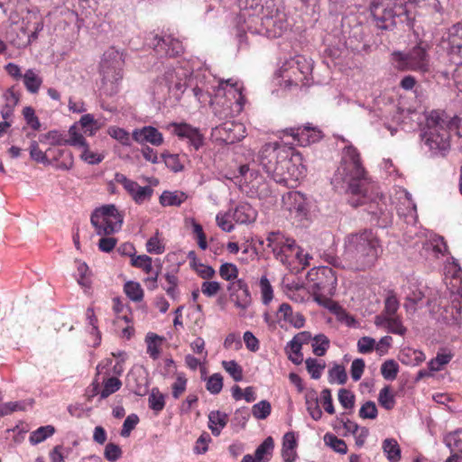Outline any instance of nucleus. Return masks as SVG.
<instances>
[{
    "label": "nucleus",
    "instance_id": "1",
    "mask_svg": "<svg viewBox=\"0 0 462 462\" xmlns=\"http://www.w3.org/2000/svg\"><path fill=\"white\" fill-rule=\"evenodd\" d=\"M302 161L301 153L278 142L264 144L258 154V162L264 171L275 182L288 187H293L304 177L306 168Z\"/></svg>",
    "mask_w": 462,
    "mask_h": 462
},
{
    "label": "nucleus",
    "instance_id": "2",
    "mask_svg": "<svg viewBox=\"0 0 462 462\" xmlns=\"http://www.w3.org/2000/svg\"><path fill=\"white\" fill-rule=\"evenodd\" d=\"M331 184L337 191L366 196L370 180L360 153L353 145H346L342 150L340 162L331 179Z\"/></svg>",
    "mask_w": 462,
    "mask_h": 462
},
{
    "label": "nucleus",
    "instance_id": "3",
    "mask_svg": "<svg viewBox=\"0 0 462 462\" xmlns=\"http://www.w3.org/2000/svg\"><path fill=\"white\" fill-rule=\"evenodd\" d=\"M381 251L380 240L375 233L365 229L345 237L343 259L348 267L364 271L375 263Z\"/></svg>",
    "mask_w": 462,
    "mask_h": 462
},
{
    "label": "nucleus",
    "instance_id": "4",
    "mask_svg": "<svg viewBox=\"0 0 462 462\" xmlns=\"http://www.w3.org/2000/svg\"><path fill=\"white\" fill-rule=\"evenodd\" d=\"M457 116H449L444 111L433 110L426 117L421 140L434 154L445 156L450 150L449 131L457 127Z\"/></svg>",
    "mask_w": 462,
    "mask_h": 462
},
{
    "label": "nucleus",
    "instance_id": "5",
    "mask_svg": "<svg viewBox=\"0 0 462 462\" xmlns=\"http://www.w3.org/2000/svg\"><path fill=\"white\" fill-rule=\"evenodd\" d=\"M370 9L379 29L390 30L398 23L411 26L407 5L401 0H373Z\"/></svg>",
    "mask_w": 462,
    "mask_h": 462
},
{
    "label": "nucleus",
    "instance_id": "6",
    "mask_svg": "<svg viewBox=\"0 0 462 462\" xmlns=\"http://www.w3.org/2000/svg\"><path fill=\"white\" fill-rule=\"evenodd\" d=\"M124 63L123 54L115 48H109L104 52L99 72L102 76V88L106 95L117 93L119 81L123 79Z\"/></svg>",
    "mask_w": 462,
    "mask_h": 462
},
{
    "label": "nucleus",
    "instance_id": "7",
    "mask_svg": "<svg viewBox=\"0 0 462 462\" xmlns=\"http://www.w3.org/2000/svg\"><path fill=\"white\" fill-rule=\"evenodd\" d=\"M230 79L226 81V87L229 86V89L226 90L224 87L217 90L216 97L210 99L214 114L218 117L219 120H227L234 116L235 111L233 108L234 104L236 105L239 112L241 109V104L239 99L241 98V91L237 87V84H231Z\"/></svg>",
    "mask_w": 462,
    "mask_h": 462
},
{
    "label": "nucleus",
    "instance_id": "8",
    "mask_svg": "<svg viewBox=\"0 0 462 462\" xmlns=\"http://www.w3.org/2000/svg\"><path fill=\"white\" fill-rule=\"evenodd\" d=\"M393 60L401 70H413L420 73L430 71V56L426 44L422 42L418 43L408 52H393Z\"/></svg>",
    "mask_w": 462,
    "mask_h": 462
},
{
    "label": "nucleus",
    "instance_id": "9",
    "mask_svg": "<svg viewBox=\"0 0 462 462\" xmlns=\"http://www.w3.org/2000/svg\"><path fill=\"white\" fill-rule=\"evenodd\" d=\"M90 221L98 236H109L121 229L123 216L115 205L110 204L97 208L92 213Z\"/></svg>",
    "mask_w": 462,
    "mask_h": 462
},
{
    "label": "nucleus",
    "instance_id": "10",
    "mask_svg": "<svg viewBox=\"0 0 462 462\" xmlns=\"http://www.w3.org/2000/svg\"><path fill=\"white\" fill-rule=\"evenodd\" d=\"M261 24L264 32L270 37H280L287 30L285 14L274 5H266L261 17Z\"/></svg>",
    "mask_w": 462,
    "mask_h": 462
},
{
    "label": "nucleus",
    "instance_id": "11",
    "mask_svg": "<svg viewBox=\"0 0 462 462\" xmlns=\"http://www.w3.org/2000/svg\"><path fill=\"white\" fill-rule=\"evenodd\" d=\"M267 246L271 248L275 257L284 263L290 254L297 250L296 256L300 258V248L296 245L293 239L285 237L280 232H271L266 238Z\"/></svg>",
    "mask_w": 462,
    "mask_h": 462
},
{
    "label": "nucleus",
    "instance_id": "12",
    "mask_svg": "<svg viewBox=\"0 0 462 462\" xmlns=\"http://www.w3.org/2000/svg\"><path fill=\"white\" fill-rule=\"evenodd\" d=\"M213 134L226 143H234L242 140L244 125L241 123L226 121L213 129Z\"/></svg>",
    "mask_w": 462,
    "mask_h": 462
},
{
    "label": "nucleus",
    "instance_id": "13",
    "mask_svg": "<svg viewBox=\"0 0 462 462\" xmlns=\"http://www.w3.org/2000/svg\"><path fill=\"white\" fill-rule=\"evenodd\" d=\"M152 45L155 52L160 56L176 57L183 52L182 43L171 35L164 37L154 35Z\"/></svg>",
    "mask_w": 462,
    "mask_h": 462
},
{
    "label": "nucleus",
    "instance_id": "14",
    "mask_svg": "<svg viewBox=\"0 0 462 462\" xmlns=\"http://www.w3.org/2000/svg\"><path fill=\"white\" fill-rule=\"evenodd\" d=\"M227 290L230 291V299L236 308L245 311L251 305V294L244 280L239 279L232 282L228 285Z\"/></svg>",
    "mask_w": 462,
    "mask_h": 462
},
{
    "label": "nucleus",
    "instance_id": "15",
    "mask_svg": "<svg viewBox=\"0 0 462 462\" xmlns=\"http://www.w3.org/2000/svg\"><path fill=\"white\" fill-rule=\"evenodd\" d=\"M291 69L292 75L285 80L286 86L305 85L312 68L311 64L304 57H298L292 60Z\"/></svg>",
    "mask_w": 462,
    "mask_h": 462
},
{
    "label": "nucleus",
    "instance_id": "16",
    "mask_svg": "<svg viewBox=\"0 0 462 462\" xmlns=\"http://www.w3.org/2000/svg\"><path fill=\"white\" fill-rule=\"evenodd\" d=\"M317 282L315 288L321 292L331 293L337 285V276L332 268L328 266L319 267L315 273Z\"/></svg>",
    "mask_w": 462,
    "mask_h": 462
},
{
    "label": "nucleus",
    "instance_id": "17",
    "mask_svg": "<svg viewBox=\"0 0 462 462\" xmlns=\"http://www.w3.org/2000/svg\"><path fill=\"white\" fill-rule=\"evenodd\" d=\"M132 137L140 144L149 143L152 145L160 146L163 143L162 134L155 127L150 125L134 129Z\"/></svg>",
    "mask_w": 462,
    "mask_h": 462
},
{
    "label": "nucleus",
    "instance_id": "18",
    "mask_svg": "<svg viewBox=\"0 0 462 462\" xmlns=\"http://www.w3.org/2000/svg\"><path fill=\"white\" fill-rule=\"evenodd\" d=\"M444 443L451 453L445 462H462V429L448 433Z\"/></svg>",
    "mask_w": 462,
    "mask_h": 462
},
{
    "label": "nucleus",
    "instance_id": "19",
    "mask_svg": "<svg viewBox=\"0 0 462 462\" xmlns=\"http://www.w3.org/2000/svg\"><path fill=\"white\" fill-rule=\"evenodd\" d=\"M287 209L299 217H305L308 212V203L304 195L299 191H290L282 198Z\"/></svg>",
    "mask_w": 462,
    "mask_h": 462
},
{
    "label": "nucleus",
    "instance_id": "20",
    "mask_svg": "<svg viewBox=\"0 0 462 462\" xmlns=\"http://www.w3.org/2000/svg\"><path fill=\"white\" fill-rule=\"evenodd\" d=\"M447 42L448 52L462 59V23H457L448 29Z\"/></svg>",
    "mask_w": 462,
    "mask_h": 462
},
{
    "label": "nucleus",
    "instance_id": "21",
    "mask_svg": "<svg viewBox=\"0 0 462 462\" xmlns=\"http://www.w3.org/2000/svg\"><path fill=\"white\" fill-rule=\"evenodd\" d=\"M277 316L280 319L290 323L296 328H300L305 324V318L300 312H293L292 308L288 303H282L280 305Z\"/></svg>",
    "mask_w": 462,
    "mask_h": 462
},
{
    "label": "nucleus",
    "instance_id": "22",
    "mask_svg": "<svg viewBox=\"0 0 462 462\" xmlns=\"http://www.w3.org/2000/svg\"><path fill=\"white\" fill-rule=\"evenodd\" d=\"M255 217V210L247 203L239 204L233 213L234 220L240 224L254 222Z\"/></svg>",
    "mask_w": 462,
    "mask_h": 462
},
{
    "label": "nucleus",
    "instance_id": "23",
    "mask_svg": "<svg viewBox=\"0 0 462 462\" xmlns=\"http://www.w3.org/2000/svg\"><path fill=\"white\" fill-rule=\"evenodd\" d=\"M424 248L432 251L434 256L439 258L448 254V246L443 236L434 235L425 243Z\"/></svg>",
    "mask_w": 462,
    "mask_h": 462
},
{
    "label": "nucleus",
    "instance_id": "24",
    "mask_svg": "<svg viewBox=\"0 0 462 462\" xmlns=\"http://www.w3.org/2000/svg\"><path fill=\"white\" fill-rule=\"evenodd\" d=\"M228 421V416L226 413L219 411H213L208 414V427L212 431V434L218 436L223 428L226 427Z\"/></svg>",
    "mask_w": 462,
    "mask_h": 462
},
{
    "label": "nucleus",
    "instance_id": "25",
    "mask_svg": "<svg viewBox=\"0 0 462 462\" xmlns=\"http://www.w3.org/2000/svg\"><path fill=\"white\" fill-rule=\"evenodd\" d=\"M126 190L137 204L149 200L153 192L151 187H142L136 181H134V185L131 188H127Z\"/></svg>",
    "mask_w": 462,
    "mask_h": 462
},
{
    "label": "nucleus",
    "instance_id": "26",
    "mask_svg": "<svg viewBox=\"0 0 462 462\" xmlns=\"http://www.w3.org/2000/svg\"><path fill=\"white\" fill-rule=\"evenodd\" d=\"M306 407L309 411L310 417L319 420L322 416V411L319 405V397L317 392L314 390H310L305 394Z\"/></svg>",
    "mask_w": 462,
    "mask_h": 462
},
{
    "label": "nucleus",
    "instance_id": "27",
    "mask_svg": "<svg viewBox=\"0 0 462 462\" xmlns=\"http://www.w3.org/2000/svg\"><path fill=\"white\" fill-rule=\"evenodd\" d=\"M23 81L25 88L31 94L38 93L42 84V79L33 69H29L23 75Z\"/></svg>",
    "mask_w": 462,
    "mask_h": 462
},
{
    "label": "nucleus",
    "instance_id": "28",
    "mask_svg": "<svg viewBox=\"0 0 462 462\" xmlns=\"http://www.w3.org/2000/svg\"><path fill=\"white\" fill-rule=\"evenodd\" d=\"M453 357V354L451 352H448L446 350H441L438 352L435 358L431 359L428 367L431 372L440 371L446 365H448Z\"/></svg>",
    "mask_w": 462,
    "mask_h": 462
},
{
    "label": "nucleus",
    "instance_id": "29",
    "mask_svg": "<svg viewBox=\"0 0 462 462\" xmlns=\"http://www.w3.org/2000/svg\"><path fill=\"white\" fill-rule=\"evenodd\" d=\"M383 450L391 462H398L401 459V448L394 439H385L383 442Z\"/></svg>",
    "mask_w": 462,
    "mask_h": 462
},
{
    "label": "nucleus",
    "instance_id": "30",
    "mask_svg": "<svg viewBox=\"0 0 462 462\" xmlns=\"http://www.w3.org/2000/svg\"><path fill=\"white\" fill-rule=\"evenodd\" d=\"M187 196L183 192L179 191H163L160 197V203L163 207L167 206H180L185 201Z\"/></svg>",
    "mask_w": 462,
    "mask_h": 462
},
{
    "label": "nucleus",
    "instance_id": "31",
    "mask_svg": "<svg viewBox=\"0 0 462 462\" xmlns=\"http://www.w3.org/2000/svg\"><path fill=\"white\" fill-rule=\"evenodd\" d=\"M274 442L272 437L266 438L255 450V457L260 462H267L272 456Z\"/></svg>",
    "mask_w": 462,
    "mask_h": 462
},
{
    "label": "nucleus",
    "instance_id": "32",
    "mask_svg": "<svg viewBox=\"0 0 462 462\" xmlns=\"http://www.w3.org/2000/svg\"><path fill=\"white\" fill-rule=\"evenodd\" d=\"M168 129H171V133L180 138L190 139L191 135L194 134L198 128L191 126L186 123H171L168 126Z\"/></svg>",
    "mask_w": 462,
    "mask_h": 462
},
{
    "label": "nucleus",
    "instance_id": "33",
    "mask_svg": "<svg viewBox=\"0 0 462 462\" xmlns=\"http://www.w3.org/2000/svg\"><path fill=\"white\" fill-rule=\"evenodd\" d=\"M162 341V338L156 334H148L146 337L147 353L153 360L160 356Z\"/></svg>",
    "mask_w": 462,
    "mask_h": 462
},
{
    "label": "nucleus",
    "instance_id": "34",
    "mask_svg": "<svg viewBox=\"0 0 462 462\" xmlns=\"http://www.w3.org/2000/svg\"><path fill=\"white\" fill-rule=\"evenodd\" d=\"M149 407L159 412L163 410L165 406L164 395L159 391L158 388H152L148 398Z\"/></svg>",
    "mask_w": 462,
    "mask_h": 462
},
{
    "label": "nucleus",
    "instance_id": "35",
    "mask_svg": "<svg viewBox=\"0 0 462 462\" xmlns=\"http://www.w3.org/2000/svg\"><path fill=\"white\" fill-rule=\"evenodd\" d=\"M55 432V429L51 425L40 427L36 430L32 431L30 435V442L33 445L38 444L45 440L48 437H51Z\"/></svg>",
    "mask_w": 462,
    "mask_h": 462
},
{
    "label": "nucleus",
    "instance_id": "36",
    "mask_svg": "<svg viewBox=\"0 0 462 462\" xmlns=\"http://www.w3.org/2000/svg\"><path fill=\"white\" fill-rule=\"evenodd\" d=\"M146 251L150 254H161L165 251V245L160 237V232L157 230L146 242Z\"/></svg>",
    "mask_w": 462,
    "mask_h": 462
},
{
    "label": "nucleus",
    "instance_id": "37",
    "mask_svg": "<svg viewBox=\"0 0 462 462\" xmlns=\"http://www.w3.org/2000/svg\"><path fill=\"white\" fill-rule=\"evenodd\" d=\"M124 290L127 297L133 301L139 302L143 298V291L138 282H127Z\"/></svg>",
    "mask_w": 462,
    "mask_h": 462
},
{
    "label": "nucleus",
    "instance_id": "38",
    "mask_svg": "<svg viewBox=\"0 0 462 462\" xmlns=\"http://www.w3.org/2000/svg\"><path fill=\"white\" fill-rule=\"evenodd\" d=\"M378 402L380 405L385 410H392L395 405V399L391 392V387L386 385L381 389L378 395Z\"/></svg>",
    "mask_w": 462,
    "mask_h": 462
},
{
    "label": "nucleus",
    "instance_id": "39",
    "mask_svg": "<svg viewBox=\"0 0 462 462\" xmlns=\"http://www.w3.org/2000/svg\"><path fill=\"white\" fill-rule=\"evenodd\" d=\"M347 380V374L343 365H335L328 371V381L330 383H337L338 384L346 383Z\"/></svg>",
    "mask_w": 462,
    "mask_h": 462
},
{
    "label": "nucleus",
    "instance_id": "40",
    "mask_svg": "<svg viewBox=\"0 0 462 462\" xmlns=\"http://www.w3.org/2000/svg\"><path fill=\"white\" fill-rule=\"evenodd\" d=\"M328 346L329 340L325 335L319 334L313 337L312 348L317 356H323Z\"/></svg>",
    "mask_w": 462,
    "mask_h": 462
},
{
    "label": "nucleus",
    "instance_id": "41",
    "mask_svg": "<svg viewBox=\"0 0 462 462\" xmlns=\"http://www.w3.org/2000/svg\"><path fill=\"white\" fill-rule=\"evenodd\" d=\"M324 440L327 445H328L331 448H333L336 452L340 454H346L347 451V446L346 442L336 437L331 433H327L324 436Z\"/></svg>",
    "mask_w": 462,
    "mask_h": 462
},
{
    "label": "nucleus",
    "instance_id": "42",
    "mask_svg": "<svg viewBox=\"0 0 462 462\" xmlns=\"http://www.w3.org/2000/svg\"><path fill=\"white\" fill-rule=\"evenodd\" d=\"M399 372V365L394 360H387L381 366V374L386 380H394Z\"/></svg>",
    "mask_w": 462,
    "mask_h": 462
},
{
    "label": "nucleus",
    "instance_id": "43",
    "mask_svg": "<svg viewBox=\"0 0 462 462\" xmlns=\"http://www.w3.org/2000/svg\"><path fill=\"white\" fill-rule=\"evenodd\" d=\"M262 301L264 305H268L273 298V287L266 276H262L259 282Z\"/></svg>",
    "mask_w": 462,
    "mask_h": 462
},
{
    "label": "nucleus",
    "instance_id": "44",
    "mask_svg": "<svg viewBox=\"0 0 462 462\" xmlns=\"http://www.w3.org/2000/svg\"><path fill=\"white\" fill-rule=\"evenodd\" d=\"M304 126H309V129L306 131L305 135L300 136V145H307L311 143H316L322 138L321 132L316 127H312L310 124H307Z\"/></svg>",
    "mask_w": 462,
    "mask_h": 462
},
{
    "label": "nucleus",
    "instance_id": "45",
    "mask_svg": "<svg viewBox=\"0 0 462 462\" xmlns=\"http://www.w3.org/2000/svg\"><path fill=\"white\" fill-rule=\"evenodd\" d=\"M122 385L121 381L116 377H110L104 382V388L100 393L101 399H106L112 393L117 392Z\"/></svg>",
    "mask_w": 462,
    "mask_h": 462
},
{
    "label": "nucleus",
    "instance_id": "46",
    "mask_svg": "<svg viewBox=\"0 0 462 462\" xmlns=\"http://www.w3.org/2000/svg\"><path fill=\"white\" fill-rule=\"evenodd\" d=\"M222 366L236 382L242 381L243 369L235 360L223 361Z\"/></svg>",
    "mask_w": 462,
    "mask_h": 462
},
{
    "label": "nucleus",
    "instance_id": "47",
    "mask_svg": "<svg viewBox=\"0 0 462 462\" xmlns=\"http://www.w3.org/2000/svg\"><path fill=\"white\" fill-rule=\"evenodd\" d=\"M40 142L48 141L51 145H66V138L57 130H52L39 137Z\"/></svg>",
    "mask_w": 462,
    "mask_h": 462
},
{
    "label": "nucleus",
    "instance_id": "48",
    "mask_svg": "<svg viewBox=\"0 0 462 462\" xmlns=\"http://www.w3.org/2000/svg\"><path fill=\"white\" fill-rule=\"evenodd\" d=\"M271 404L268 401H261L252 408V413L258 420L266 419L271 413Z\"/></svg>",
    "mask_w": 462,
    "mask_h": 462
},
{
    "label": "nucleus",
    "instance_id": "49",
    "mask_svg": "<svg viewBox=\"0 0 462 462\" xmlns=\"http://www.w3.org/2000/svg\"><path fill=\"white\" fill-rule=\"evenodd\" d=\"M400 303L393 291H389L384 300L383 313L389 316H396Z\"/></svg>",
    "mask_w": 462,
    "mask_h": 462
},
{
    "label": "nucleus",
    "instance_id": "50",
    "mask_svg": "<svg viewBox=\"0 0 462 462\" xmlns=\"http://www.w3.org/2000/svg\"><path fill=\"white\" fill-rule=\"evenodd\" d=\"M69 138H66V144L79 148L87 144L84 136L80 133H79V130L76 125L70 126V128L69 129Z\"/></svg>",
    "mask_w": 462,
    "mask_h": 462
},
{
    "label": "nucleus",
    "instance_id": "51",
    "mask_svg": "<svg viewBox=\"0 0 462 462\" xmlns=\"http://www.w3.org/2000/svg\"><path fill=\"white\" fill-rule=\"evenodd\" d=\"M219 275L224 280L232 282L237 278L238 269L234 263H225L219 268Z\"/></svg>",
    "mask_w": 462,
    "mask_h": 462
},
{
    "label": "nucleus",
    "instance_id": "52",
    "mask_svg": "<svg viewBox=\"0 0 462 462\" xmlns=\"http://www.w3.org/2000/svg\"><path fill=\"white\" fill-rule=\"evenodd\" d=\"M132 265L141 268L146 273L152 272V258L146 254L132 257Z\"/></svg>",
    "mask_w": 462,
    "mask_h": 462
},
{
    "label": "nucleus",
    "instance_id": "53",
    "mask_svg": "<svg viewBox=\"0 0 462 462\" xmlns=\"http://www.w3.org/2000/svg\"><path fill=\"white\" fill-rule=\"evenodd\" d=\"M389 332L402 336L406 332L405 327L402 325L401 319L398 316H389L387 325L385 328Z\"/></svg>",
    "mask_w": 462,
    "mask_h": 462
},
{
    "label": "nucleus",
    "instance_id": "54",
    "mask_svg": "<svg viewBox=\"0 0 462 462\" xmlns=\"http://www.w3.org/2000/svg\"><path fill=\"white\" fill-rule=\"evenodd\" d=\"M108 134L112 138L117 140L123 145H131L130 134L125 129L119 127H112L109 128Z\"/></svg>",
    "mask_w": 462,
    "mask_h": 462
},
{
    "label": "nucleus",
    "instance_id": "55",
    "mask_svg": "<svg viewBox=\"0 0 462 462\" xmlns=\"http://www.w3.org/2000/svg\"><path fill=\"white\" fill-rule=\"evenodd\" d=\"M286 348L289 349V359L295 365L301 364L303 360L300 353L301 346L298 342L291 340Z\"/></svg>",
    "mask_w": 462,
    "mask_h": 462
},
{
    "label": "nucleus",
    "instance_id": "56",
    "mask_svg": "<svg viewBox=\"0 0 462 462\" xmlns=\"http://www.w3.org/2000/svg\"><path fill=\"white\" fill-rule=\"evenodd\" d=\"M122 454L121 448L112 442L107 443L104 450V457L109 462H116L122 457Z\"/></svg>",
    "mask_w": 462,
    "mask_h": 462
},
{
    "label": "nucleus",
    "instance_id": "57",
    "mask_svg": "<svg viewBox=\"0 0 462 462\" xmlns=\"http://www.w3.org/2000/svg\"><path fill=\"white\" fill-rule=\"evenodd\" d=\"M207 390L212 394H217L223 388V377L220 374H212L207 382Z\"/></svg>",
    "mask_w": 462,
    "mask_h": 462
},
{
    "label": "nucleus",
    "instance_id": "58",
    "mask_svg": "<svg viewBox=\"0 0 462 462\" xmlns=\"http://www.w3.org/2000/svg\"><path fill=\"white\" fill-rule=\"evenodd\" d=\"M378 411L375 403L372 401L365 402L359 410V416L362 419L374 420L377 417Z\"/></svg>",
    "mask_w": 462,
    "mask_h": 462
},
{
    "label": "nucleus",
    "instance_id": "59",
    "mask_svg": "<svg viewBox=\"0 0 462 462\" xmlns=\"http://www.w3.org/2000/svg\"><path fill=\"white\" fill-rule=\"evenodd\" d=\"M305 363L307 370L311 374V377L313 379L320 378L321 373L325 368V364L318 363L315 358H308Z\"/></svg>",
    "mask_w": 462,
    "mask_h": 462
},
{
    "label": "nucleus",
    "instance_id": "60",
    "mask_svg": "<svg viewBox=\"0 0 462 462\" xmlns=\"http://www.w3.org/2000/svg\"><path fill=\"white\" fill-rule=\"evenodd\" d=\"M80 157L88 164H97L102 162L104 156L89 150L88 143L81 147Z\"/></svg>",
    "mask_w": 462,
    "mask_h": 462
},
{
    "label": "nucleus",
    "instance_id": "61",
    "mask_svg": "<svg viewBox=\"0 0 462 462\" xmlns=\"http://www.w3.org/2000/svg\"><path fill=\"white\" fill-rule=\"evenodd\" d=\"M30 155L31 158L37 162H42L44 164L50 163V161L48 160L46 153L39 148V144L36 141H32L31 143Z\"/></svg>",
    "mask_w": 462,
    "mask_h": 462
},
{
    "label": "nucleus",
    "instance_id": "62",
    "mask_svg": "<svg viewBox=\"0 0 462 462\" xmlns=\"http://www.w3.org/2000/svg\"><path fill=\"white\" fill-rule=\"evenodd\" d=\"M139 422V418L136 414H130L126 417L124 421L123 428L121 430V436L126 438L130 435L131 431L135 428Z\"/></svg>",
    "mask_w": 462,
    "mask_h": 462
},
{
    "label": "nucleus",
    "instance_id": "63",
    "mask_svg": "<svg viewBox=\"0 0 462 462\" xmlns=\"http://www.w3.org/2000/svg\"><path fill=\"white\" fill-rule=\"evenodd\" d=\"M338 401L345 409H352L355 404V395L346 389L338 391Z\"/></svg>",
    "mask_w": 462,
    "mask_h": 462
},
{
    "label": "nucleus",
    "instance_id": "64",
    "mask_svg": "<svg viewBox=\"0 0 462 462\" xmlns=\"http://www.w3.org/2000/svg\"><path fill=\"white\" fill-rule=\"evenodd\" d=\"M23 115L24 119L33 130H39L41 127V123L38 117L35 116L34 109L31 106H26L23 110Z\"/></svg>",
    "mask_w": 462,
    "mask_h": 462
}]
</instances>
